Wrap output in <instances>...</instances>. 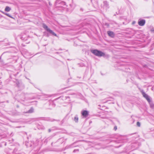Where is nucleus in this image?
I'll use <instances>...</instances> for the list:
<instances>
[{"instance_id": "f257e3e1", "label": "nucleus", "mask_w": 154, "mask_h": 154, "mask_svg": "<svg viewBox=\"0 0 154 154\" xmlns=\"http://www.w3.org/2000/svg\"><path fill=\"white\" fill-rule=\"evenodd\" d=\"M91 52L96 56L99 57L104 56L105 55L104 53L97 50H91Z\"/></svg>"}, {"instance_id": "f03ea898", "label": "nucleus", "mask_w": 154, "mask_h": 154, "mask_svg": "<svg viewBox=\"0 0 154 154\" xmlns=\"http://www.w3.org/2000/svg\"><path fill=\"white\" fill-rule=\"evenodd\" d=\"M43 27L44 28L45 30H46L48 32H49L52 35L56 36H57V34H55L54 32L53 31L51 30L47 26H46L45 24H43Z\"/></svg>"}, {"instance_id": "7ed1b4c3", "label": "nucleus", "mask_w": 154, "mask_h": 154, "mask_svg": "<svg viewBox=\"0 0 154 154\" xmlns=\"http://www.w3.org/2000/svg\"><path fill=\"white\" fill-rule=\"evenodd\" d=\"M145 23V20H144L140 19L139 20L138 24L140 26H143Z\"/></svg>"}, {"instance_id": "20e7f679", "label": "nucleus", "mask_w": 154, "mask_h": 154, "mask_svg": "<svg viewBox=\"0 0 154 154\" xmlns=\"http://www.w3.org/2000/svg\"><path fill=\"white\" fill-rule=\"evenodd\" d=\"M103 8L106 10L107 9L109 8V5L108 2L106 1L103 2Z\"/></svg>"}, {"instance_id": "39448f33", "label": "nucleus", "mask_w": 154, "mask_h": 154, "mask_svg": "<svg viewBox=\"0 0 154 154\" xmlns=\"http://www.w3.org/2000/svg\"><path fill=\"white\" fill-rule=\"evenodd\" d=\"M88 112L86 110H83L82 112V116L85 118L88 116Z\"/></svg>"}, {"instance_id": "423d86ee", "label": "nucleus", "mask_w": 154, "mask_h": 154, "mask_svg": "<svg viewBox=\"0 0 154 154\" xmlns=\"http://www.w3.org/2000/svg\"><path fill=\"white\" fill-rule=\"evenodd\" d=\"M108 35L111 37H113L114 36V34L113 32L108 31L107 32Z\"/></svg>"}, {"instance_id": "0eeeda50", "label": "nucleus", "mask_w": 154, "mask_h": 154, "mask_svg": "<svg viewBox=\"0 0 154 154\" xmlns=\"http://www.w3.org/2000/svg\"><path fill=\"white\" fill-rule=\"evenodd\" d=\"M11 10V8L7 6L5 9V11L7 12H9Z\"/></svg>"}, {"instance_id": "6e6552de", "label": "nucleus", "mask_w": 154, "mask_h": 154, "mask_svg": "<svg viewBox=\"0 0 154 154\" xmlns=\"http://www.w3.org/2000/svg\"><path fill=\"white\" fill-rule=\"evenodd\" d=\"M2 12L4 14L7 15V16L9 17H10L11 18H13V19L14 18L12 16H11V15H10L9 14H8V13H5V12Z\"/></svg>"}, {"instance_id": "1a4fd4ad", "label": "nucleus", "mask_w": 154, "mask_h": 154, "mask_svg": "<svg viewBox=\"0 0 154 154\" xmlns=\"http://www.w3.org/2000/svg\"><path fill=\"white\" fill-rule=\"evenodd\" d=\"M145 98L146 99V100L149 103L150 102L151 100L150 99L148 95H147V96L146 97H145Z\"/></svg>"}, {"instance_id": "9d476101", "label": "nucleus", "mask_w": 154, "mask_h": 154, "mask_svg": "<svg viewBox=\"0 0 154 154\" xmlns=\"http://www.w3.org/2000/svg\"><path fill=\"white\" fill-rule=\"evenodd\" d=\"M141 92L142 93V94L143 97L144 98H145V97H146L147 96V95L143 91H142Z\"/></svg>"}, {"instance_id": "9b49d317", "label": "nucleus", "mask_w": 154, "mask_h": 154, "mask_svg": "<svg viewBox=\"0 0 154 154\" xmlns=\"http://www.w3.org/2000/svg\"><path fill=\"white\" fill-rule=\"evenodd\" d=\"M34 111V109L33 108H31L28 112L27 113H32Z\"/></svg>"}, {"instance_id": "f8f14e48", "label": "nucleus", "mask_w": 154, "mask_h": 154, "mask_svg": "<svg viewBox=\"0 0 154 154\" xmlns=\"http://www.w3.org/2000/svg\"><path fill=\"white\" fill-rule=\"evenodd\" d=\"M78 117L77 116H75L74 118V120L76 122H77L78 121Z\"/></svg>"}, {"instance_id": "ddd939ff", "label": "nucleus", "mask_w": 154, "mask_h": 154, "mask_svg": "<svg viewBox=\"0 0 154 154\" xmlns=\"http://www.w3.org/2000/svg\"><path fill=\"white\" fill-rule=\"evenodd\" d=\"M137 125L138 126H140V123L139 122H137Z\"/></svg>"}, {"instance_id": "4468645a", "label": "nucleus", "mask_w": 154, "mask_h": 154, "mask_svg": "<svg viewBox=\"0 0 154 154\" xmlns=\"http://www.w3.org/2000/svg\"><path fill=\"white\" fill-rule=\"evenodd\" d=\"M151 32H154V28L152 29H151Z\"/></svg>"}, {"instance_id": "2eb2a0df", "label": "nucleus", "mask_w": 154, "mask_h": 154, "mask_svg": "<svg viewBox=\"0 0 154 154\" xmlns=\"http://www.w3.org/2000/svg\"><path fill=\"white\" fill-rule=\"evenodd\" d=\"M78 151V150H74V151H73V152H75L77 151Z\"/></svg>"}, {"instance_id": "dca6fc26", "label": "nucleus", "mask_w": 154, "mask_h": 154, "mask_svg": "<svg viewBox=\"0 0 154 154\" xmlns=\"http://www.w3.org/2000/svg\"><path fill=\"white\" fill-rule=\"evenodd\" d=\"M135 21H133V22H132V24H135Z\"/></svg>"}, {"instance_id": "f3484780", "label": "nucleus", "mask_w": 154, "mask_h": 154, "mask_svg": "<svg viewBox=\"0 0 154 154\" xmlns=\"http://www.w3.org/2000/svg\"><path fill=\"white\" fill-rule=\"evenodd\" d=\"M114 129H115V130H116L117 129V127H115L114 128Z\"/></svg>"}]
</instances>
